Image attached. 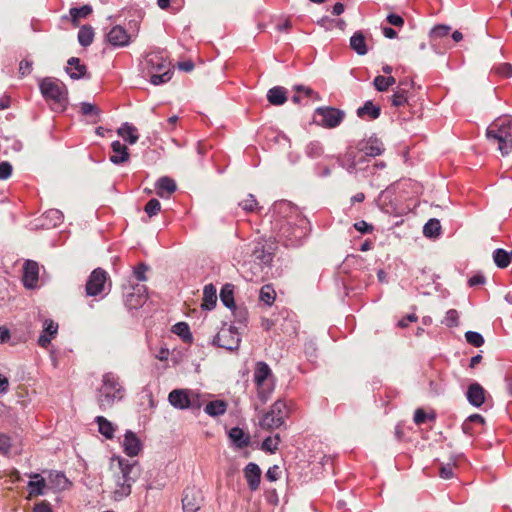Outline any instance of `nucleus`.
Wrapping results in <instances>:
<instances>
[{
	"label": "nucleus",
	"instance_id": "f257e3e1",
	"mask_svg": "<svg viewBox=\"0 0 512 512\" xmlns=\"http://www.w3.org/2000/svg\"><path fill=\"white\" fill-rule=\"evenodd\" d=\"M112 476L107 487L114 501H121L131 494L132 485L139 476L137 462L122 457H112L110 461Z\"/></svg>",
	"mask_w": 512,
	"mask_h": 512
},
{
	"label": "nucleus",
	"instance_id": "f03ea898",
	"mask_svg": "<svg viewBox=\"0 0 512 512\" xmlns=\"http://www.w3.org/2000/svg\"><path fill=\"white\" fill-rule=\"evenodd\" d=\"M142 74L149 78L151 84L157 86L170 81L173 72L171 63L161 52H151L142 62Z\"/></svg>",
	"mask_w": 512,
	"mask_h": 512
},
{
	"label": "nucleus",
	"instance_id": "7ed1b4c3",
	"mask_svg": "<svg viewBox=\"0 0 512 512\" xmlns=\"http://www.w3.org/2000/svg\"><path fill=\"white\" fill-rule=\"evenodd\" d=\"M486 137L491 143L497 144L502 156H507L512 151V117L495 119L487 127Z\"/></svg>",
	"mask_w": 512,
	"mask_h": 512
},
{
	"label": "nucleus",
	"instance_id": "20e7f679",
	"mask_svg": "<svg viewBox=\"0 0 512 512\" xmlns=\"http://www.w3.org/2000/svg\"><path fill=\"white\" fill-rule=\"evenodd\" d=\"M39 88L44 99L51 103L53 110L65 109L68 91L64 83L58 79L46 77L40 81Z\"/></svg>",
	"mask_w": 512,
	"mask_h": 512
},
{
	"label": "nucleus",
	"instance_id": "39448f33",
	"mask_svg": "<svg viewBox=\"0 0 512 512\" xmlns=\"http://www.w3.org/2000/svg\"><path fill=\"white\" fill-rule=\"evenodd\" d=\"M122 397L123 388L119 382V377L112 372L105 373L102 377V385L97 393L99 407L102 410L109 408L116 400H121Z\"/></svg>",
	"mask_w": 512,
	"mask_h": 512
},
{
	"label": "nucleus",
	"instance_id": "423d86ee",
	"mask_svg": "<svg viewBox=\"0 0 512 512\" xmlns=\"http://www.w3.org/2000/svg\"><path fill=\"white\" fill-rule=\"evenodd\" d=\"M253 380L257 389V396L262 403H266L275 389V377L264 361L256 363L254 368Z\"/></svg>",
	"mask_w": 512,
	"mask_h": 512
},
{
	"label": "nucleus",
	"instance_id": "0eeeda50",
	"mask_svg": "<svg viewBox=\"0 0 512 512\" xmlns=\"http://www.w3.org/2000/svg\"><path fill=\"white\" fill-rule=\"evenodd\" d=\"M289 411L286 403L282 400H277L262 419L260 426L266 430L277 429L282 426L285 419L288 417Z\"/></svg>",
	"mask_w": 512,
	"mask_h": 512
},
{
	"label": "nucleus",
	"instance_id": "6e6552de",
	"mask_svg": "<svg viewBox=\"0 0 512 512\" xmlns=\"http://www.w3.org/2000/svg\"><path fill=\"white\" fill-rule=\"evenodd\" d=\"M168 401L173 407L180 410L200 407L198 394L187 389L172 390L168 395Z\"/></svg>",
	"mask_w": 512,
	"mask_h": 512
},
{
	"label": "nucleus",
	"instance_id": "1a4fd4ad",
	"mask_svg": "<svg viewBox=\"0 0 512 512\" xmlns=\"http://www.w3.org/2000/svg\"><path fill=\"white\" fill-rule=\"evenodd\" d=\"M240 334L236 327L232 325H223L216 336L213 338V344L229 351L237 350L240 345Z\"/></svg>",
	"mask_w": 512,
	"mask_h": 512
},
{
	"label": "nucleus",
	"instance_id": "9d476101",
	"mask_svg": "<svg viewBox=\"0 0 512 512\" xmlns=\"http://www.w3.org/2000/svg\"><path fill=\"white\" fill-rule=\"evenodd\" d=\"M315 114L321 117L319 125L325 128H335L343 121L345 113L342 110L333 107H319Z\"/></svg>",
	"mask_w": 512,
	"mask_h": 512
},
{
	"label": "nucleus",
	"instance_id": "9b49d317",
	"mask_svg": "<svg viewBox=\"0 0 512 512\" xmlns=\"http://www.w3.org/2000/svg\"><path fill=\"white\" fill-rule=\"evenodd\" d=\"M204 502V496L200 489L187 487L183 492L182 509L183 512H197Z\"/></svg>",
	"mask_w": 512,
	"mask_h": 512
},
{
	"label": "nucleus",
	"instance_id": "f8f14e48",
	"mask_svg": "<svg viewBox=\"0 0 512 512\" xmlns=\"http://www.w3.org/2000/svg\"><path fill=\"white\" fill-rule=\"evenodd\" d=\"M107 281V272L101 268H96L90 274L86 283V294L88 296H97L103 289Z\"/></svg>",
	"mask_w": 512,
	"mask_h": 512
},
{
	"label": "nucleus",
	"instance_id": "ddd939ff",
	"mask_svg": "<svg viewBox=\"0 0 512 512\" xmlns=\"http://www.w3.org/2000/svg\"><path fill=\"white\" fill-rule=\"evenodd\" d=\"M39 277L38 263L27 260L23 266V284L26 288L33 289L37 286Z\"/></svg>",
	"mask_w": 512,
	"mask_h": 512
},
{
	"label": "nucleus",
	"instance_id": "4468645a",
	"mask_svg": "<svg viewBox=\"0 0 512 512\" xmlns=\"http://www.w3.org/2000/svg\"><path fill=\"white\" fill-rule=\"evenodd\" d=\"M146 299L145 286L137 285L132 288V292L125 295V304L129 309H137L144 305Z\"/></svg>",
	"mask_w": 512,
	"mask_h": 512
},
{
	"label": "nucleus",
	"instance_id": "2eb2a0df",
	"mask_svg": "<svg viewBox=\"0 0 512 512\" xmlns=\"http://www.w3.org/2000/svg\"><path fill=\"white\" fill-rule=\"evenodd\" d=\"M244 478L247 481L248 487L251 491H256L260 486L262 471L260 467L254 463H248L244 470Z\"/></svg>",
	"mask_w": 512,
	"mask_h": 512
},
{
	"label": "nucleus",
	"instance_id": "dca6fc26",
	"mask_svg": "<svg viewBox=\"0 0 512 512\" xmlns=\"http://www.w3.org/2000/svg\"><path fill=\"white\" fill-rule=\"evenodd\" d=\"M107 41L114 47H124L130 42V36L126 30L116 25L106 35Z\"/></svg>",
	"mask_w": 512,
	"mask_h": 512
},
{
	"label": "nucleus",
	"instance_id": "f3484780",
	"mask_svg": "<svg viewBox=\"0 0 512 512\" xmlns=\"http://www.w3.org/2000/svg\"><path fill=\"white\" fill-rule=\"evenodd\" d=\"M122 446L128 456L134 457L141 451L142 443L136 434L129 430L124 435Z\"/></svg>",
	"mask_w": 512,
	"mask_h": 512
},
{
	"label": "nucleus",
	"instance_id": "a211bd4d",
	"mask_svg": "<svg viewBox=\"0 0 512 512\" xmlns=\"http://www.w3.org/2000/svg\"><path fill=\"white\" fill-rule=\"evenodd\" d=\"M28 482L29 498L44 495V489L47 486L46 480L38 473H30Z\"/></svg>",
	"mask_w": 512,
	"mask_h": 512
},
{
	"label": "nucleus",
	"instance_id": "6ab92c4d",
	"mask_svg": "<svg viewBox=\"0 0 512 512\" xmlns=\"http://www.w3.org/2000/svg\"><path fill=\"white\" fill-rule=\"evenodd\" d=\"M412 86V81H401L394 92V94L391 96V102L392 105L395 107H401L404 106L407 103L408 100V88Z\"/></svg>",
	"mask_w": 512,
	"mask_h": 512
},
{
	"label": "nucleus",
	"instance_id": "aec40b11",
	"mask_svg": "<svg viewBox=\"0 0 512 512\" xmlns=\"http://www.w3.org/2000/svg\"><path fill=\"white\" fill-rule=\"evenodd\" d=\"M467 399L475 407H480L485 401V390L478 383H473L468 387Z\"/></svg>",
	"mask_w": 512,
	"mask_h": 512
},
{
	"label": "nucleus",
	"instance_id": "412c9836",
	"mask_svg": "<svg viewBox=\"0 0 512 512\" xmlns=\"http://www.w3.org/2000/svg\"><path fill=\"white\" fill-rule=\"evenodd\" d=\"M58 332V324L52 320H45L43 333L38 338L39 346L47 348L51 342V338Z\"/></svg>",
	"mask_w": 512,
	"mask_h": 512
},
{
	"label": "nucleus",
	"instance_id": "4be33fe9",
	"mask_svg": "<svg viewBox=\"0 0 512 512\" xmlns=\"http://www.w3.org/2000/svg\"><path fill=\"white\" fill-rule=\"evenodd\" d=\"M156 194L161 197H168L176 190V183L173 179L163 176L156 183Z\"/></svg>",
	"mask_w": 512,
	"mask_h": 512
},
{
	"label": "nucleus",
	"instance_id": "5701e85b",
	"mask_svg": "<svg viewBox=\"0 0 512 512\" xmlns=\"http://www.w3.org/2000/svg\"><path fill=\"white\" fill-rule=\"evenodd\" d=\"M113 154L110 156V161L114 164H121L129 159L127 147L120 141H114L111 144Z\"/></svg>",
	"mask_w": 512,
	"mask_h": 512
},
{
	"label": "nucleus",
	"instance_id": "b1692460",
	"mask_svg": "<svg viewBox=\"0 0 512 512\" xmlns=\"http://www.w3.org/2000/svg\"><path fill=\"white\" fill-rule=\"evenodd\" d=\"M48 483L51 488L57 491H63L69 488L71 483L62 472L51 471L48 475Z\"/></svg>",
	"mask_w": 512,
	"mask_h": 512
},
{
	"label": "nucleus",
	"instance_id": "393cba45",
	"mask_svg": "<svg viewBox=\"0 0 512 512\" xmlns=\"http://www.w3.org/2000/svg\"><path fill=\"white\" fill-rule=\"evenodd\" d=\"M66 72L72 79L78 80L85 76L86 66L80 63L79 58L71 57L68 60V67L66 68Z\"/></svg>",
	"mask_w": 512,
	"mask_h": 512
},
{
	"label": "nucleus",
	"instance_id": "a878e982",
	"mask_svg": "<svg viewBox=\"0 0 512 512\" xmlns=\"http://www.w3.org/2000/svg\"><path fill=\"white\" fill-rule=\"evenodd\" d=\"M287 90L282 86H275L268 90L267 100L275 106L283 105L287 101Z\"/></svg>",
	"mask_w": 512,
	"mask_h": 512
},
{
	"label": "nucleus",
	"instance_id": "bb28decb",
	"mask_svg": "<svg viewBox=\"0 0 512 512\" xmlns=\"http://www.w3.org/2000/svg\"><path fill=\"white\" fill-rule=\"evenodd\" d=\"M117 134L131 145L135 144L139 139L137 128L128 122L123 123L117 129Z\"/></svg>",
	"mask_w": 512,
	"mask_h": 512
},
{
	"label": "nucleus",
	"instance_id": "cd10ccee",
	"mask_svg": "<svg viewBox=\"0 0 512 512\" xmlns=\"http://www.w3.org/2000/svg\"><path fill=\"white\" fill-rule=\"evenodd\" d=\"M228 436L230 440L235 444L238 448L247 447L250 443L249 434L245 433L243 429L239 427H234L230 429Z\"/></svg>",
	"mask_w": 512,
	"mask_h": 512
},
{
	"label": "nucleus",
	"instance_id": "c85d7f7f",
	"mask_svg": "<svg viewBox=\"0 0 512 512\" xmlns=\"http://www.w3.org/2000/svg\"><path fill=\"white\" fill-rule=\"evenodd\" d=\"M254 261H257L260 265H269L272 262L273 254L270 251L265 250L264 245L261 243L255 244L252 255Z\"/></svg>",
	"mask_w": 512,
	"mask_h": 512
},
{
	"label": "nucleus",
	"instance_id": "c756f323",
	"mask_svg": "<svg viewBox=\"0 0 512 512\" xmlns=\"http://www.w3.org/2000/svg\"><path fill=\"white\" fill-rule=\"evenodd\" d=\"M217 302V290L213 284L205 285L203 290V302L201 307L205 310H211Z\"/></svg>",
	"mask_w": 512,
	"mask_h": 512
},
{
	"label": "nucleus",
	"instance_id": "7c9ffc66",
	"mask_svg": "<svg viewBox=\"0 0 512 512\" xmlns=\"http://www.w3.org/2000/svg\"><path fill=\"white\" fill-rule=\"evenodd\" d=\"M350 47L358 54L365 55L368 52L366 39L361 31L355 32L350 38Z\"/></svg>",
	"mask_w": 512,
	"mask_h": 512
},
{
	"label": "nucleus",
	"instance_id": "2f4dec72",
	"mask_svg": "<svg viewBox=\"0 0 512 512\" xmlns=\"http://www.w3.org/2000/svg\"><path fill=\"white\" fill-rule=\"evenodd\" d=\"M381 109L378 105H374L372 101H366L362 107L357 109V116L360 118L368 117L369 119H377L380 116Z\"/></svg>",
	"mask_w": 512,
	"mask_h": 512
},
{
	"label": "nucleus",
	"instance_id": "473e14b6",
	"mask_svg": "<svg viewBox=\"0 0 512 512\" xmlns=\"http://www.w3.org/2000/svg\"><path fill=\"white\" fill-rule=\"evenodd\" d=\"M92 12V8L89 5H84L80 8H71L69 10V18L72 24L76 27L79 25L80 19L88 17Z\"/></svg>",
	"mask_w": 512,
	"mask_h": 512
},
{
	"label": "nucleus",
	"instance_id": "72a5a7b5",
	"mask_svg": "<svg viewBox=\"0 0 512 512\" xmlns=\"http://www.w3.org/2000/svg\"><path fill=\"white\" fill-rule=\"evenodd\" d=\"M96 423L98 424L99 432L107 439H112L114 437L115 427L114 425L108 421L103 416H97L95 418Z\"/></svg>",
	"mask_w": 512,
	"mask_h": 512
},
{
	"label": "nucleus",
	"instance_id": "f704fd0d",
	"mask_svg": "<svg viewBox=\"0 0 512 512\" xmlns=\"http://www.w3.org/2000/svg\"><path fill=\"white\" fill-rule=\"evenodd\" d=\"M227 404L222 400L210 401L204 408V411L212 416H220L226 412Z\"/></svg>",
	"mask_w": 512,
	"mask_h": 512
},
{
	"label": "nucleus",
	"instance_id": "c9c22d12",
	"mask_svg": "<svg viewBox=\"0 0 512 512\" xmlns=\"http://www.w3.org/2000/svg\"><path fill=\"white\" fill-rule=\"evenodd\" d=\"M233 292L234 286L231 284L224 285L220 291L221 302L230 309L235 308Z\"/></svg>",
	"mask_w": 512,
	"mask_h": 512
},
{
	"label": "nucleus",
	"instance_id": "e433bc0d",
	"mask_svg": "<svg viewBox=\"0 0 512 512\" xmlns=\"http://www.w3.org/2000/svg\"><path fill=\"white\" fill-rule=\"evenodd\" d=\"M367 156L376 157L383 153V144L378 139H369L363 148Z\"/></svg>",
	"mask_w": 512,
	"mask_h": 512
},
{
	"label": "nucleus",
	"instance_id": "4c0bfd02",
	"mask_svg": "<svg viewBox=\"0 0 512 512\" xmlns=\"http://www.w3.org/2000/svg\"><path fill=\"white\" fill-rule=\"evenodd\" d=\"M441 225L438 219H430L423 227V234L426 237L433 238L440 235Z\"/></svg>",
	"mask_w": 512,
	"mask_h": 512
},
{
	"label": "nucleus",
	"instance_id": "58836bf2",
	"mask_svg": "<svg viewBox=\"0 0 512 512\" xmlns=\"http://www.w3.org/2000/svg\"><path fill=\"white\" fill-rule=\"evenodd\" d=\"M93 38L94 32L92 27L85 25L80 28L78 32V41L82 46L87 47L91 45L93 42Z\"/></svg>",
	"mask_w": 512,
	"mask_h": 512
},
{
	"label": "nucleus",
	"instance_id": "ea45409f",
	"mask_svg": "<svg viewBox=\"0 0 512 512\" xmlns=\"http://www.w3.org/2000/svg\"><path fill=\"white\" fill-rule=\"evenodd\" d=\"M493 260L497 267L506 268L510 264L509 252L498 248L493 252Z\"/></svg>",
	"mask_w": 512,
	"mask_h": 512
},
{
	"label": "nucleus",
	"instance_id": "a19ab883",
	"mask_svg": "<svg viewBox=\"0 0 512 512\" xmlns=\"http://www.w3.org/2000/svg\"><path fill=\"white\" fill-rule=\"evenodd\" d=\"M276 293L272 285H264L260 289L259 298L262 302H264L267 305H272L275 301Z\"/></svg>",
	"mask_w": 512,
	"mask_h": 512
},
{
	"label": "nucleus",
	"instance_id": "79ce46f5",
	"mask_svg": "<svg viewBox=\"0 0 512 512\" xmlns=\"http://www.w3.org/2000/svg\"><path fill=\"white\" fill-rule=\"evenodd\" d=\"M279 443H280V436H279V434H276L273 437L269 436V437L265 438L264 441L262 442L261 448L264 451L274 453L278 449Z\"/></svg>",
	"mask_w": 512,
	"mask_h": 512
},
{
	"label": "nucleus",
	"instance_id": "37998d69",
	"mask_svg": "<svg viewBox=\"0 0 512 512\" xmlns=\"http://www.w3.org/2000/svg\"><path fill=\"white\" fill-rule=\"evenodd\" d=\"M465 339L466 341L474 346V347H480L484 344V338L483 336L475 331H468L465 333Z\"/></svg>",
	"mask_w": 512,
	"mask_h": 512
},
{
	"label": "nucleus",
	"instance_id": "c03bdc74",
	"mask_svg": "<svg viewBox=\"0 0 512 512\" xmlns=\"http://www.w3.org/2000/svg\"><path fill=\"white\" fill-rule=\"evenodd\" d=\"M161 210V204L159 200L153 198L148 201V203L144 207V211L149 217H153L158 214V212Z\"/></svg>",
	"mask_w": 512,
	"mask_h": 512
},
{
	"label": "nucleus",
	"instance_id": "a18cd8bd",
	"mask_svg": "<svg viewBox=\"0 0 512 512\" xmlns=\"http://www.w3.org/2000/svg\"><path fill=\"white\" fill-rule=\"evenodd\" d=\"M458 312L455 309H450L446 312L443 323L448 327L458 326Z\"/></svg>",
	"mask_w": 512,
	"mask_h": 512
},
{
	"label": "nucleus",
	"instance_id": "49530a36",
	"mask_svg": "<svg viewBox=\"0 0 512 512\" xmlns=\"http://www.w3.org/2000/svg\"><path fill=\"white\" fill-rule=\"evenodd\" d=\"M239 205L243 208V210L247 212H253L257 209L258 203L254 197V195L249 194L246 199L239 203Z\"/></svg>",
	"mask_w": 512,
	"mask_h": 512
},
{
	"label": "nucleus",
	"instance_id": "de8ad7c7",
	"mask_svg": "<svg viewBox=\"0 0 512 512\" xmlns=\"http://www.w3.org/2000/svg\"><path fill=\"white\" fill-rule=\"evenodd\" d=\"M81 113L85 116H99L100 110L92 103L83 102L81 103Z\"/></svg>",
	"mask_w": 512,
	"mask_h": 512
},
{
	"label": "nucleus",
	"instance_id": "09e8293b",
	"mask_svg": "<svg viewBox=\"0 0 512 512\" xmlns=\"http://www.w3.org/2000/svg\"><path fill=\"white\" fill-rule=\"evenodd\" d=\"M45 217L47 219H50L51 221V224L53 226H57L58 224H60L63 220V214L61 211L57 210V209H50L48 210L46 213H45Z\"/></svg>",
	"mask_w": 512,
	"mask_h": 512
},
{
	"label": "nucleus",
	"instance_id": "8fccbe9b",
	"mask_svg": "<svg viewBox=\"0 0 512 512\" xmlns=\"http://www.w3.org/2000/svg\"><path fill=\"white\" fill-rule=\"evenodd\" d=\"M450 27L447 25H437L430 31V37L437 39L448 35Z\"/></svg>",
	"mask_w": 512,
	"mask_h": 512
},
{
	"label": "nucleus",
	"instance_id": "3c124183",
	"mask_svg": "<svg viewBox=\"0 0 512 512\" xmlns=\"http://www.w3.org/2000/svg\"><path fill=\"white\" fill-rule=\"evenodd\" d=\"M306 153L309 157L315 158L321 155L322 146L319 142H311L306 147Z\"/></svg>",
	"mask_w": 512,
	"mask_h": 512
},
{
	"label": "nucleus",
	"instance_id": "603ef678",
	"mask_svg": "<svg viewBox=\"0 0 512 512\" xmlns=\"http://www.w3.org/2000/svg\"><path fill=\"white\" fill-rule=\"evenodd\" d=\"M294 90L296 92H302L307 97L314 98L315 100H319L320 99L319 94L317 92H315L314 90H312L310 87H307V86H304V85H296V86H294Z\"/></svg>",
	"mask_w": 512,
	"mask_h": 512
},
{
	"label": "nucleus",
	"instance_id": "864d4df0",
	"mask_svg": "<svg viewBox=\"0 0 512 512\" xmlns=\"http://www.w3.org/2000/svg\"><path fill=\"white\" fill-rule=\"evenodd\" d=\"M147 270H148V266L145 265L144 263H140L138 266H136L134 268L133 273L137 280L146 281L147 280V278H146Z\"/></svg>",
	"mask_w": 512,
	"mask_h": 512
},
{
	"label": "nucleus",
	"instance_id": "5fc2aeb1",
	"mask_svg": "<svg viewBox=\"0 0 512 512\" xmlns=\"http://www.w3.org/2000/svg\"><path fill=\"white\" fill-rule=\"evenodd\" d=\"M12 174V165L7 162H1L0 163V180H6L8 179Z\"/></svg>",
	"mask_w": 512,
	"mask_h": 512
},
{
	"label": "nucleus",
	"instance_id": "6e6d98bb",
	"mask_svg": "<svg viewBox=\"0 0 512 512\" xmlns=\"http://www.w3.org/2000/svg\"><path fill=\"white\" fill-rule=\"evenodd\" d=\"M453 463L442 464L440 467V476L443 479H450L453 477Z\"/></svg>",
	"mask_w": 512,
	"mask_h": 512
},
{
	"label": "nucleus",
	"instance_id": "4d7b16f0",
	"mask_svg": "<svg viewBox=\"0 0 512 512\" xmlns=\"http://www.w3.org/2000/svg\"><path fill=\"white\" fill-rule=\"evenodd\" d=\"M173 332L179 336L185 338L186 336H190L189 326L184 322H179L174 326Z\"/></svg>",
	"mask_w": 512,
	"mask_h": 512
},
{
	"label": "nucleus",
	"instance_id": "13d9d810",
	"mask_svg": "<svg viewBox=\"0 0 512 512\" xmlns=\"http://www.w3.org/2000/svg\"><path fill=\"white\" fill-rule=\"evenodd\" d=\"M496 72H497V74H499L503 77L509 78L512 76V65L509 63L500 64L496 68Z\"/></svg>",
	"mask_w": 512,
	"mask_h": 512
},
{
	"label": "nucleus",
	"instance_id": "bf43d9fd",
	"mask_svg": "<svg viewBox=\"0 0 512 512\" xmlns=\"http://www.w3.org/2000/svg\"><path fill=\"white\" fill-rule=\"evenodd\" d=\"M279 475H280V467L278 465H273V466L269 467V469L266 472V478L271 482L278 480Z\"/></svg>",
	"mask_w": 512,
	"mask_h": 512
},
{
	"label": "nucleus",
	"instance_id": "052dcab7",
	"mask_svg": "<svg viewBox=\"0 0 512 512\" xmlns=\"http://www.w3.org/2000/svg\"><path fill=\"white\" fill-rule=\"evenodd\" d=\"M373 84H374V87L376 88V90H378L380 92H384L389 88L386 83L385 76H382V75L376 76Z\"/></svg>",
	"mask_w": 512,
	"mask_h": 512
},
{
	"label": "nucleus",
	"instance_id": "680f3d73",
	"mask_svg": "<svg viewBox=\"0 0 512 512\" xmlns=\"http://www.w3.org/2000/svg\"><path fill=\"white\" fill-rule=\"evenodd\" d=\"M11 442L7 435H0V453L7 454L10 450Z\"/></svg>",
	"mask_w": 512,
	"mask_h": 512
},
{
	"label": "nucleus",
	"instance_id": "e2e57ef3",
	"mask_svg": "<svg viewBox=\"0 0 512 512\" xmlns=\"http://www.w3.org/2000/svg\"><path fill=\"white\" fill-rule=\"evenodd\" d=\"M387 22L396 27H402L404 25V19L400 15L394 13L387 16Z\"/></svg>",
	"mask_w": 512,
	"mask_h": 512
},
{
	"label": "nucleus",
	"instance_id": "0e129e2a",
	"mask_svg": "<svg viewBox=\"0 0 512 512\" xmlns=\"http://www.w3.org/2000/svg\"><path fill=\"white\" fill-rule=\"evenodd\" d=\"M32 512H53L52 507L49 502L47 501H41L39 503H36L33 507Z\"/></svg>",
	"mask_w": 512,
	"mask_h": 512
},
{
	"label": "nucleus",
	"instance_id": "69168bd1",
	"mask_svg": "<svg viewBox=\"0 0 512 512\" xmlns=\"http://www.w3.org/2000/svg\"><path fill=\"white\" fill-rule=\"evenodd\" d=\"M357 231L361 233H370L373 231V226L368 224L366 221H359L354 224Z\"/></svg>",
	"mask_w": 512,
	"mask_h": 512
},
{
	"label": "nucleus",
	"instance_id": "338daca9",
	"mask_svg": "<svg viewBox=\"0 0 512 512\" xmlns=\"http://www.w3.org/2000/svg\"><path fill=\"white\" fill-rule=\"evenodd\" d=\"M31 68H32V62L28 61V60H23L20 62V65H19V73L22 76H25L31 72Z\"/></svg>",
	"mask_w": 512,
	"mask_h": 512
},
{
	"label": "nucleus",
	"instance_id": "774afa93",
	"mask_svg": "<svg viewBox=\"0 0 512 512\" xmlns=\"http://www.w3.org/2000/svg\"><path fill=\"white\" fill-rule=\"evenodd\" d=\"M427 419L426 413L422 409H417L414 414V422L417 425L423 424Z\"/></svg>",
	"mask_w": 512,
	"mask_h": 512
}]
</instances>
